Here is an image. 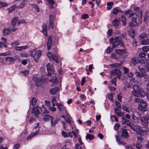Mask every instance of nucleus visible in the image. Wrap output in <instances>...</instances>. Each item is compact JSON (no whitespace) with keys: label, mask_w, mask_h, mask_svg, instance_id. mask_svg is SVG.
<instances>
[{"label":"nucleus","mask_w":149,"mask_h":149,"mask_svg":"<svg viewBox=\"0 0 149 149\" xmlns=\"http://www.w3.org/2000/svg\"><path fill=\"white\" fill-rule=\"evenodd\" d=\"M32 7L35 9L38 12L40 11L39 9L38 6L36 4H31Z\"/></svg>","instance_id":"obj_37"},{"label":"nucleus","mask_w":149,"mask_h":149,"mask_svg":"<svg viewBox=\"0 0 149 149\" xmlns=\"http://www.w3.org/2000/svg\"><path fill=\"white\" fill-rule=\"evenodd\" d=\"M148 11H147L146 12H145V15L144 17V19H143V21L144 22H146V21H147L148 18Z\"/></svg>","instance_id":"obj_47"},{"label":"nucleus","mask_w":149,"mask_h":149,"mask_svg":"<svg viewBox=\"0 0 149 149\" xmlns=\"http://www.w3.org/2000/svg\"><path fill=\"white\" fill-rule=\"evenodd\" d=\"M94 138V136L93 135H91L89 134H88L86 137V139H89L91 140L93 139Z\"/></svg>","instance_id":"obj_39"},{"label":"nucleus","mask_w":149,"mask_h":149,"mask_svg":"<svg viewBox=\"0 0 149 149\" xmlns=\"http://www.w3.org/2000/svg\"><path fill=\"white\" fill-rule=\"evenodd\" d=\"M111 74L114 76L116 75L117 78L120 79L121 75V73L120 70L117 68H115L111 72Z\"/></svg>","instance_id":"obj_8"},{"label":"nucleus","mask_w":149,"mask_h":149,"mask_svg":"<svg viewBox=\"0 0 149 149\" xmlns=\"http://www.w3.org/2000/svg\"><path fill=\"white\" fill-rule=\"evenodd\" d=\"M18 45L19 43L18 41L14 42L11 44L12 46L15 47L14 49L17 51L19 50V47L18 46Z\"/></svg>","instance_id":"obj_26"},{"label":"nucleus","mask_w":149,"mask_h":149,"mask_svg":"<svg viewBox=\"0 0 149 149\" xmlns=\"http://www.w3.org/2000/svg\"><path fill=\"white\" fill-rule=\"evenodd\" d=\"M134 22H130L129 24V26L130 27V29H132V28H133L134 26H136V24H134L133 23Z\"/></svg>","instance_id":"obj_50"},{"label":"nucleus","mask_w":149,"mask_h":149,"mask_svg":"<svg viewBox=\"0 0 149 149\" xmlns=\"http://www.w3.org/2000/svg\"><path fill=\"white\" fill-rule=\"evenodd\" d=\"M116 53L118 54H124L125 53V51L124 50L117 49L116 50Z\"/></svg>","instance_id":"obj_40"},{"label":"nucleus","mask_w":149,"mask_h":149,"mask_svg":"<svg viewBox=\"0 0 149 149\" xmlns=\"http://www.w3.org/2000/svg\"><path fill=\"white\" fill-rule=\"evenodd\" d=\"M146 56V54L144 53L141 52L139 54V57L141 58H144Z\"/></svg>","instance_id":"obj_62"},{"label":"nucleus","mask_w":149,"mask_h":149,"mask_svg":"<svg viewBox=\"0 0 149 149\" xmlns=\"http://www.w3.org/2000/svg\"><path fill=\"white\" fill-rule=\"evenodd\" d=\"M59 90V88L57 87H55L52 88L50 90V92L51 94L52 95L55 94Z\"/></svg>","instance_id":"obj_23"},{"label":"nucleus","mask_w":149,"mask_h":149,"mask_svg":"<svg viewBox=\"0 0 149 149\" xmlns=\"http://www.w3.org/2000/svg\"><path fill=\"white\" fill-rule=\"evenodd\" d=\"M121 19L123 25L124 26L126 25V17L123 16H122L121 17Z\"/></svg>","instance_id":"obj_35"},{"label":"nucleus","mask_w":149,"mask_h":149,"mask_svg":"<svg viewBox=\"0 0 149 149\" xmlns=\"http://www.w3.org/2000/svg\"><path fill=\"white\" fill-rule=\"evenodd\" d=\"M123 70L124 71V74H127L129 72V70L125 67H123Z\"/></svg>","instance_id":"obj_58"},{"label":"nucleus","mask_w":149,"mask_h":149,"mask_svg":"<svg viewBox=\"0 0 149 149\" xmlns=\"http://www.w3.org/2000/svg\"><path fill=\"white\" fill-rule=\"evenodd\" d=\"M116 77H115L111 80V82L112 84H114L115 86L116 85Z\"/></svg>","instance_id":"obj_51"},{"label":"nucleus","mask_w":149,"mask_h":149,"mask_svg":"<svg viewBox=\"0 0 149 149\" xmlns=\"http://www.w3.org/2000/svg\"><path fill=\"white\" fill-rule=\"evenodd\" d=\"M17 59V58L15 57H6L5 58L6 60L10 63L13 62L16 60Z\"/></svg>","instance_id":"obj_20"},{"label":"nucleus","mask_w":149,"mask_h":149,"mask_svg":"<svg viewBox=\"0 0 149 149\" xmlns=\"http://www.w3.org/2000/svg\"><path fill=\"white\" fill-rule=\"evenodd\" d=\"M122 136L124 138H127L129 137L128 133L126 129L122 130Z\"/></svg>","instance_id":"obj_19"},{"label":"nucleus","mask_w":149,"mask_h":149,"mask_svg":"<svg viewBox=\"0 0 149 149\" xmlns=\"http://www.w3.org/2000/svg\"><path fill=\"white\" fill-rule=\"evenodd\" d=\"M133 89L134 90H138L139 93V96L142 97H144L146 95V93L143 89L140 88L139 86L137 85H134L133 86Z\"/></svg>","instance_id":"obj_3"},{"label":"nucleus","mask_w":149,"mask_h":149,"mask_svg":"<svg viewBox=\"0 0 149 149\" xmlns=\"http://www.w3.org/2000/svg\"><path fill=\"white\" fill-rule=\"evenodd\" d=\"M36 99L35 97H33L32 98L30 101V104L33 106L35 105L36 103Z\"/></svg>","instance_id":"obj_36"},{"label":"nucleus","mask_w":149,"mask_h":149,"mask_svg":"<svg viewBox=\"0 0 149 149\" xmlns=\"http://www.w3.org/2000/svg\"><path fill=\"white\" fill-rule=\"evenodd\" d=\"M116 140L117 142L119 144H122L123 145H125V143H124L123 142H121L120 141V140L118 138V136H116Z\"/></svg>","instance_id":"obj_45"},{"label":"nucleus","mask_w":149,"mask_h":149,"mask_svg":"<svg viewBox=\"0 0 149 149\" xmlns=\"http://www.w3.org/2000/svg\"><path fill=\"white\" fill-rule=\"evenodd\" d=\"M115 112L118 116H122L124 115V113L121 112L120 110L118 109L117 108H116L115 109Z\"/></svg>","instance_id":"obj_21"},{"label":"nucleus","mask_w":149,"mask_h":149,"mask_svg":"<svg viewBox=\"0 0 149 149\" xmlns=\"http://www.w3.org/2000/svg\"><path fill=\"white\" fill-rule=\"evenodd\" d=\"M143 74H142L138 72H136L135 73L136 75L137 76L139 77H143Z\"/></svg>","instance_id":"obj_46"},{"label":"nucleus","mask_w":149,"mask_h":149,"mask_svg":"<svg viewBox=\"0 0 149 149\" xmlns=\"http://www.w3.org/2000/svg\"><path fill=\"white\" fill-rule=\"evenodd\" d=\"M127 125L130 127L133 131H136L139 134L143 136L144 131L139 125H134L131 123H127Z\"/></svg>","instance_id":"obj_1"},{"label":"nucleus","mask_w":149,"mask_h":149,"mask_svg":"<svg viewBox=\"0 0 149 149\" xmlns=\"http://www.w3.org/2000/svg\"><path fill=\"white\" fill-rule=\"evenodd\" d=\"M10 52H7L6 53H3L0 54V56H6L10 55Z\"/></svg>","instance_id":"obj_59"},{"label":"nucleus","mask_w":149,"mask_h":149,"mask_svg":"<svg viewBox=\"0 0 149 149\" xmlns=\"http://www.w3.org/2000/svg\"><path fill=\"white\" fill-rule=\"evenodd\" d=\"M120 19H115L112 22L113 25L116 28L119 25L120 23Z\"/></svg>","instance_id":"obj_22"},{"label":"nucleus","mask_w":149,"mask_h":149,"mask_svg":"<svg viewBox=\"0 0 149 149\" xmlns=\"http://www.w3.org/2000/svg\"><path fill=\"white\" fill-rule=\"evenodd\" d=\"M139 61L140 59L138 57H134L131 59L132 63L134 65L139 63Z\"/></svg>","instance_id":"obj_17"},{"label":"nucleus","mask_w":149,"mask_h":149,"mask_svg":"<svg viewBox=\"0 0 149 149\" xmlns=\"http://www.w3.org/2000/svg\"><path fill=\"white\" fill-rule=\"evenodd\" d=\"M136 17H133L132 20V22H134L137 26L141 24L142 15H138L137 14Z\"/></svg>","instance_id":"obj_4"},{"label":"nucleus","mask_w":149,"mask_h":149,"mask_svg":"<svg viewBox=\"0 0 149 149\" xmlns=\"http://www.w3.org/2000/svg\"><path fill=\"white\" fill-rule=\"evenodd\" d=\"M52 106L54 107L56 105L57 106V104H58L56 102V99L55 97L54 96L52 97L51 100Z\"/></svg>","instance_id":"obj_30"},{"label":"nucleus","mask_w":149,"mask_h":149,"mask_svg":"<svg viewBox=\"0 0 149 149\" xmlns=\"http://www.w3.org/2000/svg\"><path fill=\"white\" fill-rule=\"evenodd\" d=\"M81 17L84 19H86L88 17V16L87 14H85L82 15Z\"/></svg>","instance_id":"obj_54"},{"label":"nucleus","mask_w":149,"mask_h":149,"mask_svg":"<svg viewBox=\"0 0 149 149\" xmlns=\"http://www.w3.org/2000/svg\"><path fill=\"white\" fill-rule=\"evenodd\" d=\"M29 55V54L27 53H22L20 54V56L23 58H26L28 57Z\"/></svg>","instance_id":"obj_41"},{"label":"nucleus","mask_w":149,"mask_h":149,"mask_svg":"<svg viewBox=\"0 0 149 149\" xmlns=\"http://www.w3.org/2000/svg\"><path fill=\"white\" fill-rule=\"evenodd\" d=\"M85 81H86V79H85V78L84 77H83L82 78V79L81 80V85L82 86H83L84 85V83H85Z\"/></svg>","instance_id":"obj_63"},{"label":"nucleus","mask_w":149,"mask_h":149,"mask_svg":"<svg viewBox=\"0 0 149 149\" xmlns=\"http://www.w3.org/2000/svg\"><path fill=\"white\" fill-rule=\"evenodd\" d=\"M147 35L146 34L143 33L141 34L140 36V37L142 39H144L147 37Z\"/></svg>","instance_id":"obj_52"},{"label":"nucleus","mask_w":149,"mask_h":149,"mask_svg":"<svg viewBox=\"0 0 149 149\" xmlns=\"http://www.w3.org/2000/svg\"><path fill=\"white\" fill-rule=\"evenodd\" d=\"M49 27L52 29L54 28V24L53 23L54 21V16L52 15V14H50L49 15Z\"/></svg>","instance_id":"obj_13"},{"label":"nucleus","mask_w":149,"mask_h":149,"mask_svg":"<svg viewBox=\"0 0 149 149\" xmlns=\"http://www.w3.org/2000/svg\"><path fill=\"white\" fill-rule=\"evenodd\" d=\"M113 93H111L109 95L108 97L109 99L111 100H113Z\"/></svg>","instance_id":"obj_64"},{"label":"nucleus","mask_w":149,"mask_h":149,"mask_svg":"<svg viewBox=\"0 0 149 149\" xmlns=\"http://www.w3.org/2000/svg\"><path fill=\"white\" fill-rule=\"evenodd\" d=\"M141 44L142 45H148L149 44V39H147L142 41L141 42Z\"/></svg>","instance_id":"obj_31"},{"label":"nucleus","mask_w":149,"mask_h":149,"mask_svg":"<svg viewBox=\"0 0 149 149\" xmlns=\"http://www.w3.org/2000/svg\"><path fill=\"white\" fill-rule=\"evenodd\" d=\"M52 117L49 115H45L43 117L44 120L45 121H49L50 120H51V119L52 118Z\"/></svg>","instance_id":"obj_29"},{"label":"nucleus","mask_w":149,"mask_h":149,"mask_svg":"<svg viewBox=\"0 0 149 149\" xmlns=\"http://www.w3.org/2000/svg\"><path fill=\"white\" fill-rule=\"evenodd\" d=\"M111 120L113 121L117 122L118 121V120L115 115L111 116Z\"/></svg>","instance_id":"obj_44"},{"label":"nucleus","mask_w":149,"mask_h":149,"mask_svg":"<svg viewBox=\"0 0 149 149\" xmlns=\"http://www.w3.org/2000/svg\"><path fill=\"white\" fill-rule=\"evenodd\" d=\"M42 31H43L44 34L45 36H47V26L46 24H44L43 25V29L42 30Z\"/></svg>","instance_id":"obj_32"},{"label":"nucleus","mask_w":149,"mask_h":149,"mask_svg":"<svg viewBox=\"0 0 149 149\" xmlns=\"http://www.w3.org/2000/svg\"><path fill=\"white\" fill-rule=\"evenodd\" d=\"M123 63L122 62H120L119 63H113L110 65V67L112 68H116L118 66H120L122 65Z\"/></svg>","instance_id":"obj_25"},{"label":"nucleus","mask_w":149,"mask_h":149,"mask_svg":"<svg viewBox=\"0 0 149 149\" xmlns=\"http://www.w3.org/2000/svg\"><path fill=\"white\" fill-rule=\"evenodd\" d=\"M140 119L141 123L143 126L145 127L148 126V124L149 123V116L141 117V118H140Z\"/></svg>","instance_id":"obj_9"},{"label":"nucleus","mask_w":149,"mask_h":149,"mask_svg":"<svg viewBox=\"0 0 149 149\" xmlns=\"http://www.w3.org/2000/svg\"><path fill=\"white\" fill-rule=\"evenodd\" d=\"M20 73L24 75H26L29 74V72L27 70H24L21 71Z\"/></svg>","instance_id":"obj_55"},{"label":"nucleus","mask_w":149,"mask_h":149,"mask_svg":"<svg viewBox=\"0 0 149 149\" xmlns=\"http://www.w3.org/2000/svg\"><path fill=\"white\" fill-rule=\"evenodd\" d=\"M15 6V5H14L12 6V7L9 8L8 9V12L9 13H11L13 10H14Z\"/></svg>","instance_id":"obj_60"},{"label":"nucleus","mask_w":149,"mask_h":149,"mask_svg":"<svg viewBox=\"0 0 149 149\" xmlns=\"http://www.w3.org/2000/svg\"><path fill=\"white\" fill-rule=\"evenodd\" d=\"M146 107V103L143 100L141 102L140 104L138 106V109L139 110L144 112L147 110Z\"/></svg>","instance_id":"obj_5"},{"label":"nucleus","mask_w":149,"mask_h":149,"mask_svg":"<svg viewBox=\"0 0 149 149\" xmlns=\"http://www.w3.org/2000/svg\"><path fill=\"white\" fill-rule=\"evenodd\" d=\"M39 129H38L35 132H33L28 136L27 137V140H29L33 138L34 136L37 135L39 132Z\"/></svg>","instance_id":"obj_18"},{"label":"nucleus","mask_w":149,"mask_h":149,"mask_svg":"<svg viewBox=\"0 0 149 149\" xmlns=\"http://www.w3.org/2000/svg\"><path fill=\"white\" fill-rule=\"evenodd\" d=\"M11 24L13 26L12 30L13 31H15L16 29L15 27L17 24H19V19L17 17H15L13 18L11 22Z\"/></svg>","instance_id":"obj_7"},{"label":"nucleus","mask_w":149,"mask_h":149,"mask_svg":"<svg viewBox=\"0 0 149 149\" xmlns=\"http://www.w3.org/2000/svg\"><path fill=\"white\" fill-rule=\"evenodd\" d=\"M56 53L57 52L56 51H55V52L54 53V55H53L52 58L56 63H58V56L56 54Z\"/></svg>","instance_id":"obj_27"},{"label":"nucleus","mask_w":149,"mask_h":149,"mask_svg":"<svg viewBox=\"0 0 149 149\" xmlns=\"http://www.w3.org/2000/svg\"><path fill=\"white\" fill-rule=\"evenodd\" d=\"M10 28H5L3 30V34L4 36H6L9 34L11 32Z\"/></svg>","instance_id":"obj_24"},{"label":"nucleus","mask_w":149,"mask_h":149,"mask_svg":"<svg viewBox=\"0 0 149 149\" xmlns=\"http://www.w3.org/2000/svg\"><path fill=\"white\" fill-rule=\"evenodd\" d=\"M111 43L112 42V46L113 48L120 45L121 47H124L123 43L122 42L121 39L120 37H116L114 39L111 38L109 40Z\"/></svg>","instance_id":"obj_2"},{"label":"nucleus","mask_w":149,"mask_h":149,"mask_svg":"<svg viewBox=\"0 0 149 149\" xmlns=\"http://www.w3.org/2000/svg\"><path fill=\"white\" fill-rule=\"evenodd\" d=\"M48 109H49V110H50L52 111H55L56 110V108L54 107H53V106L52 107L51 106L49 107H48Z\"/></svg>","instance_id":"obj_56"},{"label":"nucleus","mask_w":149,"mask_h":149,"mask_svg":"<svg viewBox=\"0 0 149 149\" xmlns=\"http://www.w3.org/2000/svg\"><path fill=\"white\" fill-rule=\"evenodd\" d=\"M132 117L134 123L138 124L139 123V118L136 116L135 113L133 114Z\"/></svg>","instance_id":"obj_16"},{"label":"nucleus","mask_w":149,"mask_h":149,"mask_svg":"<svg viewBox=\"0 0 149 149\" xmlns=\"http://www.w3.org/2000/svg\"><path fill=\"white\" fill-rule=\"evenodd\" d=\"M7 6V3L3 2H0V7H3Z\"/></svg>","instance_id":"obj_61"},{"label":"nucleus","mask_w":149,"mask_h":149,"mask_svg":"<svg viewBox=\"0 0 149 149\" xmlns=\"http://www.w3.org/2000/svg\"><path fill=\"white\" fill-rule=\"evenodd\" d=\"M119 11V10L117 8H115L113 9L112 12L113 14L115 15L117 14Z\"/></svg>","instance_id":"obj_49"},{"label":"nucleus","mask_w":149,"mask_h":149,"mask_svg":"<svg viewBox=\"0 0 149 149\" xmlns=\"http://www.w3.org/2000/svg\"><path fill=\"white\" fill-rule=\"evenodd\" d=\"M110 57L111 58H113L115 59H116L117 58V57L116 56V55L113 53H112L110 56Z\"/></svg>","instance_id":"obj_57"},{"label":"nucleus","mask_w":149,"mask_h":149,"mask_svg":"<svg viewBox=\"0 0 149 149\" xmlns=\"http://www.w3.org/2000/svg\"><path fill=\"white\" fill-rule=\"evenodd\" d=\"M44 79V76L42 75L37 78L36 80V82L37 83L36 85L38 86L40 85L39 83H42L43 82V79Z\"/></svg>","instance_id":"obj_14"},{"label":"nucleus","mask_w":149,"mask_h":149,"mask_svg":"<svg viewBox=\"0 0 149 149\" xmlns=\"http://www.w3.org/2000/svg\"><path fill=\"white\" fill-rule=\"evenodd\" d=\"M32 113H33L36 116L38 117L40 112L38 108L37 107H34L32 110Z\"/></svg>","instance_id":"obj_12"},{"label":"nucleus","mask_w":149,"mask_h":149,"mask_svg":"<svg viewBox=\"0 0 149 149\" xmlns=\"http://www.w3.org/2000/svg\"><path fill=\"white\" fill-rule=\"evenodd\" d=\"M132 93L133 95L137 97H140L139 94V93L138 90H134L132 91Z\"/></svg>","instance_id":"obj_34"},{"label":"nucleus","mask_w":149,"mask_h":149,"mask_svg":"<svg viewBox=\"0 0 149 149\" xmlns=\"http://www.w3.org/2000/svg\"><path fill=\"white\" fill-rule=\"evenodd\" d=\"M52 37L49 36L48 37V40L47 42V48L48 50H49L51 46V45L52 44Z\"/></svg>","instance_id":"obj_15"},{"label":"nucleus","mask_w":149,"mask_h":149,"mask_svg":"<svg viewBox=\"0 0 149 149\" xmlns=\"http://www.w3.org/2000/svg\"><path fill=\"white\" fill-rule=\"evenodd\" d=\"M49 81L54 83H57V78L56 77H53L49 80Z\"/></svg>","instance_id":"obj_38"},{"label":"nucleus","mask_w":149,"mask_h":149,"mask_svg":"<svg viewBox=\"0 0 149 149\" xmlns=\"http://www.w3.org/2000/svg\"><path fill=\"white\" fill-rule=\"evenodd\" d=\"M122 123L123 124L126 123H127L128 122L129 120L123 118H122Z\"/></svg>","instance_id":"obj_53"},{"label":"nucleus","mask_w":149,"mask_h":149,"mask_svg":"<svg viewBox=\"0 0 149 149\" xmlns=\"http://www.w3.org/2000/svg\"><path fill=\"white\" fill-rule=\"evenodd\" d=\"M57 106L59 111H64V113L67 116H68V114L67 113V112L66 111V108L64 105L62 104L59 103L57 104Z\"/></svg>","instance_id":"obj_10"},{"label":"nucleus","mask_w":149,"mask_h":149,"mask_svg":"<svg viewBox=\"0 0 149 149\" xmlns=\"http://www.w3.org/2000/svg\"><path fill=\"white\" fill-rule=\"evenodd\" d=\"M28 47V46L27 45H25L24 46H19V51H22L23 50L27 49Z\"/></svg>","instance_id":"obj_43"},{"label":"nucleus","mask_w":149,"mask_h":149,"mask_svg":"<svg viewBox=\"0 0 149 149\" xmlns=\"http://www.w3.org/2000/svg\"><path fill=\"white\" fill-rule=\"evenodd\" d=\"M46 68L48 72V75L51 76V74L54 72L53 67L52 66H50V63H49L47 64Z\"/></svg>","instance_id":"obj_11"},{"label":"nucleus","mask_w":149,"mask_h":149,"mask_svg":"<svg viewBox=\"0 0 149 149\" xmlns=\"http://www.w3.org/2000/svg\"><path fill=\"white\" fill-rule=\"evenodd\" d=\"M42 52L41 50H39L36 52L33 55V52L32 51L31 52V56H32L34 57L35 61L37 62L40 56L41 55Z\"/></svg>","instance_id":"obj_6"},{"label":"nucleus","mask_w":149,"mask_h":149,"mask_svg":"<svg viewBox=\"0 0 149 149\" xmlns=\"http://www.w3.org/2000/svg\"><path fill=\"white\" fill-rule=\"evenodd\" d=\"M134 8V10L136 11V13H138L139 14V15H142V10L140 9L139 7H135Z\"/></svg>","instance_id":"obj_28"},{"label":"nucleus","mask_w":149,"mask_h":149,"mask_svg":"<svg viewBox=\"0 0 149 149\" xmlns=\"http://www.w3.org/2000/svg\"><path fill=\"white\" fill-rule=\"evenodd\" d=\"M142 50L143 52H146L149 51V46L143 47L142 48Z\"/></svg>","instance_id":"obj_42"},{"label":"nucleus","mask_w":149,"mask_h":149,"mask_svg":"<svg viewBox=\"0 0 149 149\" xmlns=\"http://www.w3.org/2000/svg\"><path fill=\"white\" fill-rule=\"evenodd\" d=\"M57 121L56 119L52 118L51 120L52 126H54L57 123Z\"/></svg>","instance_id":"obj_33"},{"label":"nucleus","mask_w":149,"mask_h":149,"mask_svg":"<svg viewBox=\"0 0 149 149\" xmlns=\"http://www.w3.org/2000/svg\"><path fill=\"white\" fill-rule=\"evenodd\" d=\"M42 112V113H44L49 114V111H48L45 108L43 107L41 109Z\"/></svg>","instance_id":"obj_48"}]
</instances>
